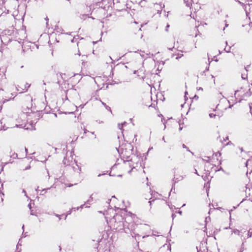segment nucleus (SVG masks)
<instances>
[{
	"label": "nucleus",
	"instance_id": "f03ea898",
	"mask_svg": "<svg viewBox=\"0 0 252 252\" xmlns=\"http://www.w3.org/2000/svg\"><path fill=\"white\" fill-rule=\"evenodd\" d=\"M210 117H213V114H210Z\"/></svg>",
	"mask_w": 252,
	"mask_h": 252
},
{
	"label": "nucleus",
	"instance_id": "f257e3e1",
	"mask_svg": "<svg viewBox=\"0 0 252 252\" xmlns=\"http://www.w3.org/2000/svg\"><path fill=\"white\" fill-rule=\"evenodd\" d=\"M245 10H246V14L248 16L249 14H250L251 12V7H250V4L246 5Z\"/></svg>",
	"mask_w": 252,
	"mask_h": 252
}]
</instances>
